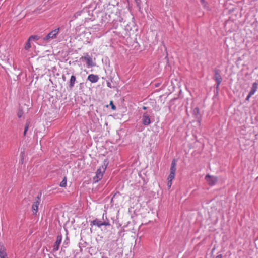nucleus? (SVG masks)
<instances>
[{
  "instance_id": "nucleus-15",
  "label": "nucleus",
  "mask_w": 258,
  "mask_h": 258,
  "mask_svg": "<svg viewBox=\"0 0 258 258\" xmlns=\"http://www.w3.org/2000/svg\"><path fill=\"white\" fill-rule=\"evenodd\" d=\"M92 223L94 225H96V226H98L99 227H100L101 226H102V222L100 221H99L97 219L93 220L92 221Z\"/></svg>"
},
{
  "instance_id": "nucleus-3",
  "label": "nucleus",
  "mask_w": 258,
  "mask_h": 258,
  "mask_svg": "<svg viewBox=\"0 0 258 258\" xmlns=\"http://www.w3.org/2000/svg\"><path fill=\"white\" fill-rule=\"evenodd\" d=\"M41 203L40 196H38L35 199L32 205V211L34 215H36L38 210V207Z\"/></svg>"
},
{
  "instance_id": "nucleus-17",
  "label": "nucleus",
  "mask_w": 258,
  "mask_h": 258,
  "mask_svg": "<svg viewBox=\"0 0 258 258\" xmlns=\"http://www.w3.org/2000/svg\"><path fill=\"white\" fill-rule=\"evenodd\" d=\"M23 112L22 110L18 111V112L17 113V115L19 118H21L23 116Z\"/></svg>"
},
{
  "instance_id": "nucleus-13",
  "label": "nucleus",
  "mask_w": 258,
  "mask_h": 258,
  "mask_svg": "<svg viewBox=\"0 0 258 258\" xmlns=\"http://www.w3.org/2000/svg\"><path fill=\"white\" fill-rule=\"evenodd\" d=\"M258 87V84L256 82L252 84V88L249 92L250 95H253L257 91Z\"/></svg>"
},
{
  "instance_id": "nucleus-26",
  "label": "nucleus",
  "mask_w": 258,
  "mask_h": 258,
  "mask_svg": "<svg viewBox=\"0 0 258 258\" xmlns=\"http://www.w3.org/2000/svg\"><path fill=\"white\" fill-rule=\"evenodd\" d=\"M27 132V131H25V130H24V136H25V135H26V134Z\"/></svg>"
},
{
  "instance_id": "nucleus-12",
  "label": "nucleus",
  "mask_w": 258,
  "mask_h": 258,
  "mask_svg": "<svg viewBox=\"0 0 258 258\" xmlns=\"http://www.w3.org/2000/svg\"><path fill=\"white\" fill-rule=\"evenodd\" d=\"M8 256L6 248L2 242H0V257Z\"/></svg>"
},
{
  "instance_id": "nucleus-27",
  "label": "nucleus",
  "mask_w": 258,
  "mask_h": 258,
  "mask_svg": "<svg viewBox=\"0 0 258 258\" xmlns=\"http://www.w3.org/2000/svg\"><path fill=\"white\" fill-rule=\"evenodd\" d=\"M143 109L144 110H146V109H147V107H145V106H143Z\"/></svg>"
},
{
  "instance_id": "nucleus-1",
  "label": "nucleus",
  "mask_w": 258,
  "mask_h": 258,
  "mask_svg": "<svg viewBox=\"0 0 258 258\" xmlns=\"http://www.w3.org/2000/svg\"><path fill=\"white\" fill-rule=\"evenodd\" d=\"M106 165L100 167L96 172L95 176L93 178V180L94 183H97L100 181L103 177V174L106 169Z\"/></svg>"
},
{
  "instance_id": "nucleus-6",
  "label": "nucleus",
  "mask_w": 258,
  "mask_h": 258,
  "mask_svg": "<svg viewBox=\"0 0 258 258\" xmlns=\"http://www.w3.org/2000/svg\"><path fill=\"white\" fill-rule=\"evenodd\" d=\"M62 240V236L61 235H58L56 237V241L54 244L53 250L54 251H57L58 250L60 244H61Z\"/></svg>"
},
{
  "instance_id": "nucleus-8",
  "label": "nucleus",
  "mask_w": 258,
  "mask_h": 258,
  "mask_svg": "<svg viewBox=\"0 0 258 258\" xmlns=\"http://www.w3.org/2000/svg\"><path fill=\"white\" fill-rule=\"evenodd\" d=\"M215 80L217 82V87H218V86L220 84L222 79V77H221L220 74L219 73V72L217 70H215Z\"/></svg>"
},
{
  "instance_id": "nucleus-10",
  "label": "nucleus",
  "mask_w": 258,
  "mask_h": 258,
  "mask_svg": "<svg viewBox=\"0 0 258 258\" xmlns=\"http://www.w3.org/2000/svg\"><path fill=\"white\" fill-rule=\"evenodd\" d=\"M35 39V37L34 36H31L29 37L27 42L25 43L24 49L28 51L31 47V45L30 43V41L31 40Z\"/></svg>"
},
{
  "instance_id": "nucleus-25",
  "label": "nucleus",
  "mask_w": 258,
  "mask_h": 258,
  "mask_svg": "<svg viewBox=\"0 0 258 258\" xmlns=\"http://www.w3.org/2000/svg\"><path fill=\"white\" fill-rule=\"evenodd\" d=\"M0 258H8V256L0 257Z\"/></svg>"
},
{
  "instance_id": "nucleus-20",
  "label": "nucleus",
  "mask_w": 258,
  "mask_h": 258,
  "mask_svg": "<svg viewBox=\"0 0 258 258\" xmlns=\"http://www.w3.org/2000/svg\"><path fill=\"white\" fill-rule=\"evenodd\" d=\"M136 3H137V6L139 7V9H141V6H140L141 1L140 0H136Z\"/></svg>"
},
{
  "instance_id": "nucleus-2",
  "label": "nucleus",
  "mask_w": 258,
  "mask_h": 258,
  "mask_svg": "<svg viewBox=\"0 0 258 258\" xmlns=\"http://www.w3.org/2000/svg\"><path fill=\"white\" fill-rule=\"evenodd\" d=\"M176 160L174 159L172 160L171 163V165L170 169V174L168 177L167 180H173L174 179L176 171Z\"/></svg>"
},
{
  "instance_id": "nucleus-19",
  "label": "nucleus",
  "mask_w": 258,
  "mask_h": 258,
  "mask_svg": "<svg viewBox=\"0 0 258 258\" xmlns=\"http://www.w3.org/2000/svg\"><path fill=\"white\" fill-rule=\"evenodd\" d=\"M110 105L111 106V108L113 110H115L116 109V107H115V105L113 104V103L112 101H111L110 102Z\"/></svg>"
},
{
  "instance_id": "nucleus-18",
  "label": "nucleus",
  "mask_w": 258,
  "mask_h": 258,
  "mask_svg": "<svg viewBox=\"0 0 258 258\" xmlns=\"http://www.w3.org/2000/svg\"><path fill=\"white\" fill-rule=\"evenodd\" d=\"M168 180V183H167V186H168V189H170L171 185H172V180Z\"/></svg>"
},
{
  "instance_id": "nucleus-9",
  "label": "nucleus",
  "mask_w": 258,
  "mask_h": 258,
  "mask_svg": "<svg viewBox=\"0 0 258 258\" xmlns=\"http://www.w3.org/2000/svg\"><path fill=\"white\" fill-rule=\"evenodd\" d=\"M82 58L86 61L88 66H92L93 65L92 59L88 54Z\"/></svg>"
},
{
  "instance_id": "nucleus-24",
  "label": "nucleus",
  "mask_w": 258,
  "mask_h": 258,
  "mask_svg": "<svg viewBox=\"0 0 258 258\" xmlns=\"http://www.w3.org/2000/svg\"><path fill=\"white\" fill-rule=\"evenodd\" d=\"M216 258H222V254H219L218 255H217Z\"/></svg>"
},
{
  "instance_id": "nucleus-22",
  "label": "nucleus",
  "mask_w": 258,
  "mask_h": 258,
  "mask_svg": "<svg viewBox=\"0 0 258 258\" xmlns=\"http://www.w3.org/2000/svg\"><path fill=\"white\" fill-rule=\"evenodd\" d=\"M28 128H29V124L28 123H26V125H25V131H28Z\"/></svg>"
},
{
  "instance_id": "nucleus-14",
  "label": "nucleus",
  "mask_w": 258,
  "mask_h": 258,
  "mask_svg": "<svg viewBox=\"0 0 258 258\" xmlns=\"http://www.w3.org/2000/svg\"><path fill=\"white\" fill-rule=\"evenodd\" d=\"M75 81H76V77L75 76L72 75L71 77V79L70 80L69 86L70 88H72L73 87H74Z\"/></svg>"
},
{
  "instance_id": "nucleus-11",
  "label": "nucleus",
  "mask_w": 258,
  "mask_h": 258,
  "mask_svg": "<svg viewBox=\"0 0 258 258\" xmlns=\"http://www.w3.org/2000/svg\"><path fill=\"white\" fill-rule=\"evenodd\" d=\"M88 80L91 83H96L98 81L99 77L97 75L90 74L88 76Z\"/></svg>"
},
{
  "instance_id": "nucleus-23",
  "label": "nucleus",
  "mask_w": 258,
  "mask_h": 258,
  "mask_svg": "<svg viewBox=\"0 0 258 258\" xmlns=\"http://www.w3.org/2000/svg\"><path fill=\"white\" fill-rule=\"evenodd\" d=\"M252 95H250V93H249L248 95H247L246 98V100L248 101L249 98H250V97L252 96Z\"/></svg>"
},
{
  "instance_id": "nucleus-16",
  "label": "nucleus",
  "mask_w": 258,
  "mask_h": 258,
  "mask_svg": "<svg viewBox=\"0 0 258 258\" xmlns=\"http://www.w3.org/2000/svg\"><path fill=\"white\" fill-rule=\"evenodd\" d=\"M60 186L64 187L67 186V177H64L62 181L60 183Z\"/></svg>"
},
{
  "instance_id": "nucleus-28",
  "label": "nucleus",
  "mask_w": 258,
  "mask_h": 258,
  "mask_svg": "<svg viewBox=\"0 0 258 258\" xmlns=\"http://www.w3.org/2000/svg\"><path fill=\"white\" fill-rule=\"evenodd\" d=\"M201 2H202V3L203 4L205 3V1H204V0H202V1H201Z\"/></svg>"
},
{
  "instance_id": "nucleus-7",
  "label": "nucleus",
  "mask_w": 258,
  "mask_h": 258,
  "mask_svg": "<svg viewBox=\"0 0 258 258\" xmlns=\"http://www.w3.org/2000/svg\"><path fill=\"white\" fill-rule=\"evenodd\" d=\"M142 120L143 124L145 125H148L151 122L150 116L147 113H144Z\"/></svg>"
},
{
  "instance_id": "nucleus-4",
  "label": "nucleus",
  "mask_w": 258,
  "mask_h": 258,
  "mask_svg": "<svg viewBox=\"0 0 258 258\" xmlns=\"http://www.w3.org/2000/svg\"><path fill=\"white\" fill-rule=\"evenodd\" d=\"M205 179L210 186H213L216 184L218 181V178L216 176H211L207 174L205 176Z\"/></svg>"
},
{
  "instance_id": "nucleus-21",
  "label": "nucleus",
  "mask_w": 258,
  "mask_h": 258,
  "mask_svg": "<svg viewBox=\"0 0 258 258\" xmlns=\"http://www.w3.org/2000/svg\"><path fill=\"white\" fill-rule=\"evenodd\" d=\"M109 225L110 224L108 222H102V226H107Z\"/></svg>"
},
{
  "instance_id": "nucleus-5",
  "label": "nucleus",
  "mask_w": 258,
  "mask_h": 258,
  "mask_svg": "<svg viewBox=\"0 0 258 258\" xmlns=\"http://www.w3.org/2000/svg\"><path fill=\"white\" fill-rule=\"evenodd\" d=\"M59 32V28L51 31L49 33H48L46 35V36L44 38V40L45 41H47L50 39L55 38L56 37L57 35L58 34Z\"/></svg>"
}]
</instances>
